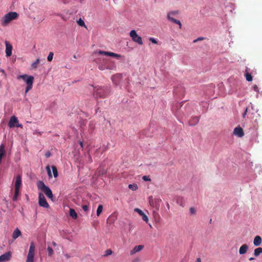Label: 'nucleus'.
<instances>
[{
  "label": "nucleus",
  "mask_w": 262,
  "mask_h": 262,
  "mask_svg": "<svg viewBox=\"0 0 262 262\" xmlns=\"http://www.w3.org/2000/svg\"><path fill=\"white\" fill-rule=\"evenodd\" d=\"M110 93V89L107 86H96L94 88V94L97 98H105Z\"/></svg>",
  "instance_id": "obj_1"
},
{
  "label": "nucleus",
  "mask_w": 262,
  "mask_h": 262,
  "mask_svg": "<svg viewBox=\"0 0 262 262\" xmlns=\"http://www.w3.org/2000/svg\"><path fill=\"white\" fill-rule=\"evenodd\" d=\"M17 78L18 79H22L26 82L27 84L25 91L26 93L32 89L34 81L33 76H28L26 74H24L18 76Z\"/></svg>",
  "instance_id": "obj_2"
},
{
  "label": "nucleus",
  "mask_w": 262,
  "mask_h": 262,
  "mask_svg": "<svg viewBox=\"0 0 262 262\" xmlns=\"http://www.w3.org/2000/svg\"><path fill=\"white\" fill-rule=\"evenodd\" d=\"M37 186L38 189L42 190L49 199H53V195L51 190L48 186L45 184L43 182L41 181H38Z\"/></svg>",
  "instance_id": "obj_3"
},
{
  "label": "nucleus",
  "mask_w": 262,
  "mask_h": 262,
  "mask_svg": "<svg viewBox=\"0 0 262 262\" xmlns=\"http://www.w3.org/2000/svg\"><path fill=\"white\" fill-rule=\"evenodd\" d=\"M18 14L15 12H11L6 14L2 19V24L3 26H6L11 20L16 19L18 16Z\"/></svg>",
  "instance_id": "obj_4"
},
{
  "label": "nucleus",
  "mask_w": 262,
  "mask_h": 262,
  "mask_svg": "<svg viewBox=\"0 0 262 262\" xmlns=\"http://www.w3.org/2000/svg\"><path fill=\"white\" fill-rule=\"evenodd\" d=\"M129 35L134 42L138 43L140 45H143L142 37L137 34L135 30H133L130 32Z\"/></svg>",
  "instance_id": "obj_5"
},
{
  "label": "nucleus",
  "mask_w": 262,
  "mask_h": 262,
  "mask_svg": "<svg viewBox=\"0 0 262 262\" xmlns=\"http://www.w3.org/2000/svg\"><path fill=\"white\" fill-rule=\"evenodd\" d=\"M38 204L40 206L45 208H48L49 207V204L47 202L43 194L41 192L39 193Z\"/></svg>",
  "instance_id": "obj_6"
},
{
  "label": "nucleus",
  "mask_w": 262,
  "mask_h": 262,
  "mask_svg": "<svg viewBox=\"0 0 262 262\" xmlns=\"http://www.w3.org/2000/svg\"><path fill=\"white\" fill-rule=\"evenodd\" d=\"M8 125L10 128L21 127V125L19 123L17 118L15 116H12L10 118Z\"/></svg>",
  "instance_id": "obj_7"
},
{
  "label": "nucleus",
  "mask_w": 262,
  "mask_h": 262,
  "mask_svg": "<svg viewBox=\"0 0 262 262\" xmlns=\"http://www.w3.org/2000/svg\"><path fill=\"white\" fill-rule=\"evenodd\" d=\"M189 118H188V124L190 126H194L198 124L200 118L197 116H189Z\"/></svg>",
  "instance_id": "obj_8"
},
{
  "label": "nucleus",
  "mask_w": 262,
  "mask_h": 262,
  "mask_svg": "<svg viewBox=\"0 0 262 262\" xmlns=\"http://www.w3.org/2000/svg\"><path fill=\"white\" fill-rule=\"evenodd\" d=\"M233 135L238 137L241 138L244 136V132L242 127H241L240 126H238L234 129Z\"/></svg>",
  "instance_id": "obj_9"
},
{
  "label": "nucleus",
  "mask_w": 262,
  "mask_h": 262,
  "mask_svg": "<svg viewBox=\"0 0 262 262\" xmlns=\"http://www.w3.org/2000/svg\"><path fill=\"white\" fill-rule=\"evenodd\" d=\"M5 45H6V56L9 57L12 54V46L7 40L5 41Z\"/></svg>",
  "instance_id": "obj_10"
},
{
  "label": "nucleus",
  "mask_w": 262,
  "mask_h": 262,
  "mask_svg": "<svg viewBox=\"0 0 262 262\" xmlns=\"http://www.w3.org/2000/svg\"><path fill=\"white\" fill-rule=\"evenodd\" d=\"M11 254L10 252L5 253L0 256V262H6L10 260Z\"/></svg>",
  "instance_id": "obj_11"
},
{
  "label": "nucleus",
  "mask_w": 262,
  "mask_h": 262,
  "mask_svg": "<svg viewBox=\"0 0 262 262\" xmlns=\"http://www.w3.org/2000/svg\"><path fill=\"white\" fill-rule=\"evenodd\" d=\"M134 211L137 212L140 216H142V220L147 223L148 221V218L147 216L142 211L141 209L139 208H135Z\"/></svg>",
  "instance_id": "obj_12"
},
{
  "label": "nucleus",
  "mask_w": 262,
  "mask_h": 262,
  "mask_svg": "<svg viewBox=\"0 0 262 262\" xmlns=\"http://www.w3.org/2000/svg\"><path fill=\"white\" fill-rule=\"evenodd\" d=\"M144 248L143 245H138L135 246L132 250L130 251V254L131 255H133L136 253L140 252Z\"/></svg>",
  "instance_id": "obj_13"
},
{
  "label": "nucleus",
  "mask_w": 262,
  "mask_h": 262,
  "mask_svg": "<svg viewBox=\"0 0 262 262\" xmlns=\"http://www.w3.org/2000/svg\"><path fill=\"white\" fill-rule=\"evenodd\" d=\"M21 185V178L20 175H17L16 177L15 188H19Z\"/></svg>",
  "instance_id": "obj_14"
},
{
  "label": "nucleus",
  "mask_w": 262,
  "mask_h": 262,
  "mask_svg": "<svg viewBox=\"0 0 262 262\" xmlns=\"http://www.w3.org/2000/svg\"><path fill=\"white\" fill-rule=\"evenodd\" d=\"M35 245L33 243H31L29 250L27 256H34Z\"/></svg>",
  "instance_id": "obj_15"
},
{
  "label": "nucleus",
  "mask_w": 262,
  "mask_h": 262,
  "mask_svg": "<svg viewBox=\"0 0 262 262\" xmlns=\"http://www.w3.org/2000/svg\"><path fill=\"white\" fill-rule=\"evenodd\" d=\"M248 249V246L246 244L243 245L239 249V253L240 254H245Z\"/></svg>",
  "instance_id": "obj_16"
},
{
  "label": "nucleus",
  "mask_w": 262,
  "mask_h": 262,
  "mask_svg": "<svg viewBox=\"0 0 262 262\" xmlns=\"http://www.w3.org/2000/svg\"><path fill=\"white\" fill-rule=\"evenodd\" d=\"M262 242L261 238L260 236L257 235L254 237L253 244L255 246H259Z\"/></svg>",
  "instance_id": "obj_17"
},
{
  "label": "nucleus",
  "mask_w": 262,
  "mask_h": 262,
  "mask_svg": "<svg viewBox=\"0 0 262 262\" xmlns=\"http://www.w3.org/2000/svg\"><path fill=\"white\" fill-rule=\"evenodd\" d=\"M159 201H160V200H153L152 198V196H150L149 198V204L150 206H151L154 207H156L157 208L159 207V205L158 206L157 204H156L158 202H159Z\"/></svg>",
  "instance_id": "obj_18"
},
{
  "label": "nucleus",
  "mask_w": 262,
  "mask_h": 262,
  "mask_svg": "<svg viewBox=\"0 0 262 262\" xmlns=\"http://www.w3.org/2000/svg\"><path fill=\"white\" fill-rule=\"evenodd\" d=\"M21 233L19 229L16 228L14 230L12 234V237L14 239H16L21 235Z\"/></svg>",
  "instance_id": "obj_19"
},
{
  "label": "nucleus",
  "mask_w": 262,
  "mask_h": 262,
  "mask_svg": "<svg viewBox=\"0 0 262 262\" xmlns=\"http://www.w3.org/2000/svg\"><path fill=\"white\" fill-rule=\"evenodd\" d=\"M167 19L169 20H170V21H172V22H173V23H175L176 24L179 25V28H181L182 24H181V23L180 20H177V19H175V18H174L173 17H171V16H167Z\"/></svg>",
  "instance_id": "obj_20"
},
{
  "label": "nucleus",
  "mask_w": 262,
  "mask_h": 262,
  "mask_svg": "<svg viewBox=\"0 0 262 262\" xmlns=\"http://www.w3.org/2000/svg\"><path fill=\"white\" fill-rule=\"evenodd\" d=\"M70 216L73 219H76L77 217V214L74 209L70 208L69 211Z\"/></svg>",
  "instance_id": "obj_21"
},
{
  "label": "nucleus",
  "mask_w": 262,
  "mask_h": 262,
  "mask_svg": "<svg viewBox=\"0 0 262 262\" xmlns=\"http://www.w3.org/2000/svg\"><path fill=\"white\" fill-rule=\"evenodd\" d=\"M262 253V248L259 247L254 250V255L255 256H258Z\"/></svg>",
  "instance_id": "obj_22"
},
{
  "label": "nucleus",
  "mask_w": 262,
  "mask_h": 262,
  "mask_svg": "<svg viewBox=\"0 0 262 262\" xmlns=\"http://www.w3.org/2000/svg\"><path fill=\"white\" fill-rule=\"evenodd\" d=\"M40 62V59L39 58H37L34 62H33L31 64V67L33 69H36L38 64Z\"/></svg>",
  "instance_id": "obj_23"
},
{
  "label": "nucleus",
  "mask_w": 262,
  "mask_h": 262,
  "mask_svg": "<svg viewBox=\"0 0 262 262\" xmlns=\"http://www.w3.org/2000/svg\"><path fill=\"white\" fill-rule=\"evenodd\" d=\"M51 168L54 177L57 178L58 177V171L56 167L55 166H52Z\"/></svg>",
  "instance_id": "obj_24"
},
{
  "label": "nucleus",
  "mask_w": 262,
  "mask_h": 262,
  "mask_svg": "<svg viewBox=\"0 0 262 262\" xmlns=\"http://www.w3.org/2000/svg\"><path fill=\"white\" fill-rule=\"evenodd\" d=\"M128 188L129 189H130L133 191H135L138 189V186L137 184H129L128 185Z\"/></svg>",
  "instance_id": "obj_25"
},
{
  "label": "nucleus",
  "mask_w": 262,
  "mask_h": 262,
  "mask_svg": "<svg viewBox=\"0 0 262 262\" xmlns=\"http://www.w3.org/2000/svg\"><path fill=\"white\" fill-rule=\"evenodd\" d=\"M103 210V206L102 205H99L98 206L97 209V216H98L100 215L101 213L102 212Z\"/></svg>",
  "instance_id": "obj_26"
},
{
  "label": "nucleus",
  "mask_w": 262,
  "mask_h": 262,
  "mask_svg": "<svg viewBox=\"0 0 262 262\" xmlns=\"http://www.w3.org/2000/svg\"><path fill=\"white\" fill-rule=\"evenodd\" d=\"M246 80L248 81H251L252 80V76L251 74L248 72H246L245 74Z\"/></svg>",
  "instance_id": "obj_27"
},
{
  "label": "nucleus",
  "mask_w": 262,
  "mask_h": 262,
  "mask_svg": "<svg viewBox=\"0 0 262 262\" xmlns=\"http://www.w3.org/2000/svg\"><path fill=\"white\" fill-rule=\"evenodd\" d=\"M77 22L79 26H80L81 27H85V23H84V21L81 18H79V20H77Z\"/></svg>",
  "instance_id": "obj_28"
},
{
  "label": "nucleus",
  "mask_w": 262,
  "mask_h": 262,
  "mask_svg": "<svg viewBox=\"0 0 262 262\" xmlns=\"http://www.w3.org/2000/svg\"><path fill=\"white\" fill-rule=\"evenodd\" d=\"M46 169H47V173H48L49 177L50 178H52V175L51 170L50 166H47L46 167Z\"/></svg>",
  "instance_id": "obj_29"
},
{
  "label": "nucleus",
  "mask_w": 262,
  "mask_h": 262,
  "mask_svg": "<svg viewBox=\"0 0 262 262\" xmlns=\"http://www.w3.org/2000/svg\"><path fill=\"white\" fill-rule=\"evenodd\" d=\"M47 251H48V255L49 256H51L53 255V250L52 249V248L50 247H48L47 248Z\"/></svg>",
  "instance_id": "obj_30"
},
{
  "label": "nucleus",
  "mask_w": 262,
  "mask_h": 262,
  "mask_svg": "<svg viewBox=\"0 0 262 262\" xmlns=\"http://www.w3.org/2000/svg\"><path fill=\"white\" fill-rule=\"evenodd\" d=\"M109 56L114 57H121L120 54H116V53H115L113 52H110Z\"/></svg>",
  "instance_id": "obj_31"
},
{
  "label": "nucleus",
  "mask_w": 262,
  "mask_h": 262,
  "mask_svg": "<svg viewBox=\"0 0 262 262\" xmlns=\"http://www.w3.org/2000/svg\"><path fill=\"white\" fill-rule=\"evenodd\" d=\"M53 55H54V54L53 52H51L49 53L48 56L47 57V59L49 61H52V60L53 59Z\"/></svg>",
  "instance_id": "obj_32"
},
{
  "label": "nucleus",
  "mask_w": 262,
  "mask_h": 262,
  "mask_svg": "<svg viewBox=\"0 0 262 262\" xmlns=\"http://www.w3.org/2000/svg\"><path fill=\"white\" fill-rule=\"evenodd\" d=\"M34 257L31 256H27L26 262H34Z\"/></svg>",
  "instance_id": "obj_33"
},
{
  "label": "nucleus",
  "mask_w": 262,
  "mask_h": 262,
  "mask_svg": "<svg viewBox=\"0 0 262 262\" xmlns=\"http://www.w3.org/2000/svg\"><path fill=\"white\" fill-rule=\"evenodd\" d=\"M112 251L111 249H107L105 251V254H104V256H107L112 254Z\"/></svg>",
  "instance_id": "obj_34"
},
{
  "label": "nucleus",
  "mask_w": 262,
  "mask_h": 262,
  "mask_svg": "<svg viewBox=\"0 0 262 262\" xmlns=\"http://www.w3.org/2000/svg\"><path fill=\"white\" fill-rule=\"evenodd\" d=\"M99 54L100 55H104L106 56H109L110 52L103 51H99L98 52Z\"/></svg>",
  "instance_id": "obj_35"
},
{
  "label": "nucleus",
  "mask_w": 262,
  "mask_h": 262,
  "mask_svg": "<svg viewBox=\"0 0 262 262\" xmlns=\"http://www.w3.org/2000/svg\"><path fill=\"white\" fill-rule=\"evenodd\" d=\"M178 11H170L169 12V13H168L167 14V16H170V15H176V14H177L178 13Z\"/></svg>",
  "instance_id": "obj_36"
},
{
  "label": "nucleus",
  "mask_w": 262,
  "mask_h": 262,
  "mask_svg": "<svg viewBox=\"0 0 262 262\" xmlns=\"http://www.w3.org/2000/svg\"><path fill=\"white\" fill-rule=\"evenodd\" d=\"M149 40L153 43L154 44H157L158 43V41H157V40L153 38V37H150L149 38Z\"/></svg>",
  "instance_id": "obj_37"
},
{
  "label": "nucleus",
  "mask_w": 262,
  "mask_h": 262,
  "mask_svg": "<svg viewBox=\"0 0 262 262\" xmlns=\"http://www.w3.org/2000/svg\"><path fill=\"white\" fill-rule=\"evenodd\" d=\"M189 210H190V213L192 214H194L196 213V210L193 207H191L190 208Z\"/></svg>",
  "instance_id": "obj_38"
},
{
  "label": "nucleus",
  "mask_w": 262,
  "mask_h": 262,
  "mask_svg": "<svg viewBox=\"0 0 262 262\" xmlns=\"http://www.w3.org/2000/svg\"><path fill=\"white\" fill-rule=\"evenodd\" d=\"M142 179L145 181H150V179L149 176H144L142 177Z\"/></svg>",
  "instance_id": "obj_39"
},
{
  "label": "nucleus",
  "mask_w": 262,
  "mask_h": 262,
  "mask_svg": "<svg viewBox=\"0 0 262 262\" xmlns=\"http://www.w3.org/2000/svg\"><path fill=\"white\" fill-rule=\"evenodd\" d=\"M82 209L85 211L87 212L89 210V207L86 205H83L82 206Z\"/></svg>",
  "instance_id": "obj_40"
},
{
  "label": "nucleus",
  "mask_w": 262,
  "mask_h": 262,
  "mask_svg": "<svg viewBox=\"0 0 262 262\" xmlns=\"http://www.w3.org/2000/svg\"><path fill=\"white\" fill-rule=\"evenodd\" d=\"M204 38L202 37H198L197 39L193 40V42L195 43L198 41L203 40H204Z\"/></svg>",
  "instance_id": "obj_41"
},
{
  "label": "nucleus",
  "mask_w": 262,
  "mask_h": 262,
  "mask_svg": "<svg viewBox=\"0 0 262 262\" xmlns=\"http://www.w3.org/2000/svg\"><path fill=\"white\" fill-rule=\"evenodd\" d=\"M19 192V188H15V195L18 196Z\"/></svg>",
  "instance_id": "obj_42"
},
{
  "label": "nucleus",
  "mask_w": 262,
  "mask_h": 262,
  "mask_svg": "<svg viewBox=\"0 0 262 262\" xmlns=\"http://www.w3.org/2000/svg\"><path fill=\"white\" fill-rule=\"evenodd\" d=\"M253 89L255 92H259V89L256 85H254L253 87Z\"/></svg>",
  "instance_id": "obj_43"
},
{
  "label": "nucleus",
  "mask_w": 262,
  "mask_h": 262,
  "mask_svg": "<svg viewBox=\"0 0 262 262\" xmlns=\"http://www.w3.org/2000/svg\"><path fill=\"white\" fill-rule=\"evenodd\" d=\"M51 154L50 151H48L45 154V156L46 158H49L51 156Z\"/></svg>",
  "instance_id": "obj_44"
},
{
  "label": "nucleus",
  "mask_w": 262,
  "mask_h": 262,
  "mask_svg": "<svg viewBox=\"0 0 262 262\" xmlns=\"http://www.w3.org/2000/svg\"><path fill=\"white\" fill-rule=\"evenodd\" d=\"M17 195H14L13 196V201H16L17 200Z\"/></svg>",
  "instance_id": "obj_45"
},
{
  "label": "nucleus",
  "mask_w": 262,
  "mask_h": 262,
  "mask_svg": "<svg viewBox=\"0 0 262 262\" xmlns=\"http://www.w3.org/2000/svg\"><path fill=\"white\" fill-rule=\"evenodd\" d=\"M196 262H201V259L199 257L196 259Z\"/></svg>",
  "instance_id": "obj_46"
},
{
  "label": "nucleus",
  "mask_w": 262,
  "mask_h": 262,
  "mask_svg": "<svg viewBox=\"0 0 262 262\" xmlns=\"http://www.w3.org/2000/svg\"><path fill=\"white\" fill-rule=\"evenodd\" d=\"M79 144H80V146L82 148V147H83V143H82V141H80L79 142Z\"/></svg>",
  "instance_id": "obj_47"
},
{
  "label": "nucleus",
  "mask_w": 262,
  "mask_h": 262,
  "mask_svg": "<svg viewBox=\"0 0 262 262\" xmlns=\"http://www.w3.org/2000/svg\"><path fill=\"white\" fill-rule=\"evenodd\" d=\"M99 69L100 70H103V67L102 66H99Z\"/></svg>",
  "instance_id": "obj_48"
},
{
  "label": "nucleus",
  "mask_w": 262,
  "mask_h": 262,
  "mask_svg": "<svg viewBox=\"0 0 262 262\" xmlns=\"http://www.w3.org/2000/svg\"><path fill=\"white\" fill-rule=\"evenodd\" d=\"M52 244H53V245L54 246H56V244L55 242H54L52 243Z\"/></svg>",
  "instance_id": "obj_49"
},
{
  "label": "nucleus",
  "mask_w": 262,
  "mask_h": 262,
  "mask_svg": "<svg viewBox=\"0 0 262 262\" xmlns=\"http://www.w3.org/2000/svg\"><path fill=\"white\" fill-rule=\"evenodd\" d=\"M253 259H254V258H253V257H250V258H249V260H253Z\"/></svg>",
  "instance_id": "obj_50"
},
{
  "label": "nucleus",
  "mask_w": 262,
  "mask_h": 262,
  "mask_svg": "<svg viewBox=\"0 0 262 262\" xmlns=\"http://www.w3.org/2000/svg\"><path fill=\"white\" fill-rule=\"evenodd\" d=\"M65 256H66L67 258L69 257V255L68 254H66Z\"/></svg>",
  "instance_id": "obj_51"
},
{
  "label": "nucleus",
  "mask_w": 262,
  "mask_h": 262,
  "mask_svg": "<svg viewBox=\"0 0 262 262\" xmlns=\"http://www.w3.org/2000/svg\"><path fill=\"white\" fill-rule=\"evenodd\" d=\"M89 158H90V162H92V160L91 159V157H89Z\"/></svg>",
  "instance_id": "obj_52"
},
{
  "label": "nucleus",
  "mask_w": 262,
  "mask_h": 262,
  "mask_svg": "<svg viewBox=\"0 0 262 262\" xmlns=\"http://www.w3.org/2000/svg\"><path fill=\"white\" fill-rule=\"evenodd\" d=\"M246 111H247V110H246V111H245V112L243 114V115H246Z\"/></svg>",
  "instance_id": "obj_53"
}]
</instances>
